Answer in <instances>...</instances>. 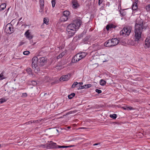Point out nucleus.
<instances>
[{"label":"nucleus","instance_id":"4c0bfd02","mask_svg":"<svg viewBox=\"0 0 150 150\" xmlns=\"http://www.w3.org/2000/svg\"><path fill=\"white\" fill-rule=\"evenodd\" d=\"M30 53L29 51H25L23 52V54L25 55H28Z\"/></svg>","mask_w":150,"mask_h":150},{"label":"nucleus","instance_id":"864d4df0","mask_svg":"<svg viewBox=\"0 0 150 150\" xmlns=\"http://www.w3.org/2000/svg\"><path fill=\"white\" fill-rule=\"evenodd\" d=\"M100 144V143H98L95 144H93V146H96V145H97Z\"/></svg>","mask_w":150,"mask_h":150},{"label":"nucleus","instance_id":"2eb2a0df","mask_svg":"<svg viewBox=\"0 0 150 150\" xmlns=\"http://www.w3.org/2000/svg\"><path fill=\"white\" fill-rule=\"evenodd\" d=\"M104 46L106 47H111L113 46L111 39L107 41L104 43Z\"/></svg>","mask_w":150,"mask_h":150},{"label":"nucleus","instance_id":"69168bd1","mask_svg":"<svg viewBox=\"0 0 150 150\" xmlns=\"http://www.w3.org/2000/svg\"><path fill=\"white\" fill-rule=\"evenodd\" d=\"M1 146V144H0V147Z\"/></svg>","mask_w":150,"mask_h":150},{"label":"nucleus","instance_id":"7ed1b4c3","mask_svg":"<svg viewBox=\"0 0 150 150\" xmlns=\"http://www.w3.org/2000/svg\"><path fill=\"white\" fill-rule=\"evenodd\" d=\"M38 58L36 57H33L32 59V66L34 69L35 72H38L40 70L39 68L38 67Z\"/></svg>","mask_w":150,"mask_h":150},{"label":"nucleus","instance_id":"6e6d98bb","mask_svg":"<svg viewBox=\"0 0 150 150\" xmlns=\"http://www.w3.org/2000/svg\"><path fill=\"white\" fill-rule=\"evenodd\" d=\"M78 84H79V86H80V85H82L83 84V82H79V83H78Z\"/></svg>","mask_w":150,"mask_h":150},{"label":"nucleus","instance_id":"13d9d810","mask_svg":"<svg viewBox=\"0 0 150 150\" xmlns=\"http://www.w3.org/2000/svg\"><path fill=\"white\" fill-rule=\"evenodd\" d=\"M139 0H134V3H136L137 4V3L138 1Z\"/></svg>","mask_w":150,"mask_h":150},{"label":"nucleus","instance_id":"1a4fd4ad","mask_svg":"<svg viewBox=\"0 0 150 150\" xmlns=\"http://www.w3.org/2000/svg\"><path fill=\"white\" fill-rule=\"evenodd\" d=\"M92 48L93 51H96L102 49V47L99 44H96L93 45Z\"/></svg>","mask_w":150,"mask_h":150},{"label":"nucleus","instance_id":"72a5a7b5","mask_svg":"<svg viewBox=\"0 0 150 150\" xmlns=\"http://www.w3.org/2000/svg\"><path fill=\"white\" fill-rule=\"evenodd\" d=\"M145 9L147 11H150V4L146 6Z\"/></svg>","mask_w":150,"mask_h":150},{"label":"nucleus","instance_id":"a18cd8bd","mask_svg":"<svg viewBox=\"0 0 150 150\" xmlns=\"http://www.w3.org/2000/svg\"><path fill=\"white\" fill-rule=\"evenodd\" d=\"M127 108H128V110H134V108L132 107L131 106L130 107H127Z\"/></svg>","mask_w":150,"mask_h":150},{"label":"nucleus","instance_id":"de8ad7c7","mask_svg":"<svg viewBox=\"0 0 150 150\" xmlns=\"http://www.w3.org/2000/svg\"><path fill=\"white\" fill-rule=\"evenodd\" d=\"M33 123V120H30L26 122L25 124H29L30 123L31 124Z\"/></svg>","mask_w":150,"mask_h":150},{"label":"nucleus","instance_id":"49530a36","mask_svg":"<svg viewBox=\"0 0 150 150\" xmlns=\"http://www.w3.org/2000/svg\"><path fill=\"white\" fill-rule=\"evenodd\" d=\"M103 0H98V5L100 6V4L102 3Z\"/></svg>","mask_w":150,"mask_h":150},{"label":"nucleus","instance_id":"8fccbe9b","mask_svg":"<svg viewBox=\"0 0 150 150\" xmlns=\"http://www.w3.org/2000/svg\"><path fill=\"white\" fill-rule=\"evenodd\" d=\"M89 39V38L88 37H86L84 39V41H88Z\"/></svg>","mask_w":150,"mask_h":150},{"label":"nucleus","instance_id":"e2e57ef3","mask_svg":"<svg viewBox=\"0 0 150 150\" xmlns=\"http://www.w3.org/2000/svg\"><path fill=\"white\" fill-rule=\"evenodd\" d=\"M47 94V93H45L44 94V96H45V95H46Z\"/></svg>","mask_w":150,"mask_h":150},{"label":"nucleus","instance_id":"c9c22d12","mask_svg":"<svg viewBox=\"0 0 150 150\" xmlns=\"http://www.w3.org/2000/svg\"><path fill=\"white\" fill-rule=\"evenodd\" d=\"M69 147V146H57V148H67Z\"/></svg>","mask_w":150,"mask_h":150},{"label":"nucleus","instance_id":"dca6fc26","mask_svg":"<svg viewBox=\"0 0 150 150\" xmlns=\"http://www.w3.org/2000/svg\"><path fill=\"white\" fill-rule=\"evenodd\" d=\"M29 30H27L25 32V35L27 38L30 40L33 38V36L30 34V33L29 32Z\"/></svg>","mask_w":150,"mask_h":150},{"label":"nucleus","instance_id":"4be33fe9","mask_svg":"<svg viewBox=\"0 0 150 150\" xmlns=\"http://www.w3.org/2000/svg\"><path fill=\"white\" fill-rule=\"evenodd\" d=\"M70 13L69 11H66L63 12V15L68 18Z\"/></svg>","mask_w":150,"mask_h":150},{"label":"nucleus","instance_id":"9d476101","mask_svg":"<svg viewBox=\"0 0 150 150\" xmlns=\"http://www.w3.org/2000/svg\"><path fill=\"white\" fill-rule=\"evenodd\" d=\"M56 143L52 142L47 145V148L49 149H54L57 148V146Z\"/></svg>","mask_w":150,"mask_h":150},{"label":"nucleus","instance_id":"423d86ee","mask_svg":"<svg viewBox=\"0 0 150 150\" xmlns=\"http://www.w3.org/2000/svg\"><path fill=\"white\" fill-rule=\"evenodd\" d=\"M47 62V60L45 57H42L38 58V64L39 66H44Z\"/></svg>","mask_w":150,"mask_h":150},{"label":"nucleus","instance_id":"7c9ffc66","mask_svg":"<svg viewBox=\"0 0 150 150\" xmlns=\"http://www.w3.org/2000/svg\"><path fill=\"white\" fill-rule=\"evenodd\" d=\"M75 93H72L68 96V98L69 99H71L75 96Z\"/></svg>","mask_w":150,"mask_h":150},{"label":"nucleus","instance_id":"bb28decb","mask_svg":"<svg viewBox=\"0 0 150 150\" xmlns=\"http://www.w3.org/2000/svg\"><path fill=\"white\" fill-rule=\"evenodd\" d=\"M64 55V52H62L57 57V59H59L62 58Z\"/></svg>","mask_w":150,"mask_h":150},{"label":"nucleus","instance_id":"f704fd0d","mask_svg":"<svg viewBox=\"0 0 150 150\" xmlns=\"http://www.w3.org/2000/svg\"><path fill=\"white\" fill-rule=\"evenodd\" d=\"M84 86V88H90L92 85L91 84H87L85 85Z\"/></svg>","mask_w":150,"mask_h":150},{"label":"nucleus","instance_id":"37998d69","mask_svg":"<svg viewBox=\"0 0 150 150\" xmlns=\"http://www.w3.org/2000/svg\"><path fill=\"white\" fill-rule=\"evenodd\" d=\"M52 6L53 7H54L55 6V1H52Z\"/></svg>","mask_w":150,"mask_h":150},{"label":"nucleus","instance_id":"f03ea898","mask_svg":"<svg viewBox=\"0 0 150 150\" xmlns=\"http://www.w3.org/2000/svg\"><path fill=\"white\" fill-rule=\"evenodd\" d=\"M81 24V21L79 19L74 21L72 23L69 24L67 27V29L76 31L79 28Z\"/></svg>","mask_w":150,"mask_h":150},{"label":"nucleus","instance_id":"c756f323","mask_svg":"<svg viewBox=\"0 0 150 150\" xmlns=\"http://www.w3.org/2000/svg\"><path fill=\"white\" fill-rule=\"evenodd\" d=\"M49 20L47 18H44L43 22L44 23L48 25L49 24Z\"/></svg>","mask_w":150,"mask_h":150},{"label":"nucleus","instance_id":"79ce46f5","mask_svg":"<svg viewBox=\"0 0 150 150\" xmlns=\"http://www.w3.org/2000/svg\"><path fill=\"white\" fill-rule=\"evenodd\" d=\"M96 91L99 94L100 93L102 92V91L101 90H99L98 89H96Z\"/></svg>","mask_w":150,"mask_h":150},{"label":"nucleus","instance_id":"cd10ccee","mask_svg":"<svg viewBox=\"0 0 150 150\" xmlns=\"http://www.w3.org/2000/svg\"><path fill=\"white\" fill-rule=\"evenodd\" d=\"M120 13L121 14V15L123 16H125L126 14V12L124 11V10H122L121 11L120 10H119Z\"/></svg>","mask_w":150,"mask_h":150},{"label":"nucleus","instance_id":"3c124183","mask_svg":"<svg viewBox=\"0 0 150 150\" xmlns=\"http://www.w3.org/2000/svg\"><path fill=\"white\" fill-rule=\"evenodd\" d=\"M24 43H25V42H20L19 46H21V45H23V44H24Z\"/></svg>","mask_w":150,"mask_h":150},{"label":"nucleus","instance_id":"338daca9","mask_svg":"<svg viewBox=\"0 0 150 150\" xmlns=\"http://www.w3.org/2000/svg\"><path fill=\"white\" fill-rule=\"evenodd\" d=\"M149 105H150V104H149Z\"/></svg>","mask_w":150,"mask_h":150},{"label":"nucleus","instance_id":"f3484780","mask_svg":"<svg viewBox=\"0 0 150 150\" xmlns=\"http://www.w3.org/2000/svg\"><path fill=\"white\" fill-rule=\"evenodd\" d=\"M116 27V26L114 25L112 23H111L110 24H109L107 25L106 26V29L108 30H109V29H111L112 28H115Z\"/></svg>","mask_w":150,"mask_h":150},{"label":"nucleus","instance_id":"f8f14e48","mask_svg":"<svg viewBox=\"0 0 150 150\" xmlns=\"http://www.w3.org/2000/svg\"><path fill=\"white\" fill-rule=\"evenodd\" d=\"M67 35L69 38L72 37L75 33L76 31L67 29Z\"/></svg>","mask_w":150,"mask_h":150},{"label":"nucleus","instance_id":"9b49d317","mask_svg":"<svg viewBox=\"0 0 150 150\" xmlns=\"http://www.w3.org/2000/svg\"><path fill=\"white\" fill-rule=\"evenodd\" d=\"M72 7L75 9L77 8L80 6L77 0H73L72 1Z\"/></svg>","mask_w":150,"mask_h":150},{"label":"nucleus","instance_id":"052dcab7","mask_svg":"<svg viewBox=\"0 0 150 150\" xmlns=\"http://www.w3.org/2000/svg\"><path fill=\"white\" fill-rule=\"evenodd\" d=\"M22 19V17H21L19 19V21H20Z\"/></svg>","mask_w":150,"mask_h":150},{"label":"nucleus","instance_id":"bf43d9fd","mask_svg":"<svg viewBox=\"0 0 150 150\" xmlns=\"http://www.w3.org/2000/svg\"><path fill=\"white\" fill-rule=\"evenodd\" d=\"M32 1H33L34 2H36L37 1V0H32Z\"/></svg>","mask_w":150,"mask_h":150},{"label":"nucleus","instance_id":"aec40b11","mask_svg":"<svg viewBox=\"0 0 150 150\" xmlns=\"http://www.w3.org/2000/svg\"><path fill=\"white\" fill-rule=\"evenodd\" d=\"M26 71L29 75H33V72L30 68L28 67L25 70Z\"/></svg>","mask_w":150,"mask_h":150},{"label":"nucleus","instance_id":"6e6552de","mask_svg":"<svg viewBox=\"0 0 150 150\" xmlns=\"http://www.w3.org/2000/svg\"><path fill=\"white\" fill-rule=\"evenodd\" d=\"M71 76L70 74L69 73L66 75L62 76L60 79V81H68Z\"/></svg>","mask_w":150,"mask_h":150},{"label":"nucleus","instance_id":"39448f33","mask_svg":"<svg viewBox=\"0 0 150 150\" xmlns=\"http://www.w3.org/2000/svg\"><path fill=\"white\" fill-rule=\"evenodd\" d=\"M4 30L7 33L11 34L14 32L12 24L8 23L5 27Z\"/></svg>","mask_w":150,"mask_h":150},{"label":"nucleus","instance_id":"5fc2aeb1","mask_svg":"<svg viewBox=\"0 0 150 150\" xmlns=\"http://www.w3.org/2000/svg\"><path fill=\"white\" fill-rule=\"evenodd\" d=\"M127 107H126V108H125V107H122V108L125 110H128V108H127Z\"/></svg>","mask_w":150,"mask_h":150},{"label":"nucleus","instance_id":"58836bf2","mask_svg":"<svg viewBox=\"0 0 150 150\" xmlns=\"http://www.w3.org/2000/svg\"><path fill=\"white\" fill-rule=\"evenodd\" d=\"M77 110H73V111H70L68 113V114H71L72 113H76L77 112Z\"/></svg>","mask_w":150,"mask_h":150},{"label":"nucleus","instance_id":"e433bc0d","mask_svg":"<svg viewBox=\"0 0 150 150\" xmlns=\"http://www.w3.org/2000/svg\"><path fill=\"white\" fill-rule=\"evenodd\" d=\"M6 100L4 98H1L0 99V103H2L6 101Z\"/></svg>","mask_w":150,"mask_h":150},{"label":"nucleus","instance_id":"f257e3e1","mask_svg":"<svg viewBox=\"0 0 150 150\" xmlns=\"http://www.w3.org/2000/svg\"><path fill=\"white\" fill-rule=\"evenodd\" d=\"M144 28V27L143 21L135 24L134 29L135 41H137V43L142 40V32Z\"/></svg>","mask_w":150,"mask_h":150},{"label":"nucleus","instance_id":"412c9836","mask_svg":"<svg viewBox=\"0 0 150 150\" xmlns=\"http://www.w3.org/2000/svg\"><path fill=\"white\" fill-rule=\"evenodd\" d=\"M6 6V4L5 3H2L0 6V11L5 9Z\"/></svg>","mask_w":150,"mask_h":150},{"label":"nucleus","instance_id":"5701e85b","mask_svg":"<svg viewBox=\"0 0 150 150\" xmlns=\"http://www.w3.org/2000/svg\"><path fill=\"white\" fill-rule=\"evenodd\" d=\"M132 9L133 10H135L138 8L137 4L136 3H134L132 6Z\"/></svg>","mask_w":150,"mask_h":150},{"label":"nucleus","instance_id":"a211bd4d","mask_svg":"<svg viewBox=\"0 0 150 150\" xmlns=\"http://www.w3.org/2000/svg\"><path fill=\"white\" fill-rule=\"evenodd\" d=\"M68 18L62 15L60 17L59 20L61 22H64L67 21L68 19Z\"/></svg>","mask_w":150,"mask_h":150},{"label":"nucleus","instance_id":"680f3d73","mask_svg":"<svg viewBox=\"0 0 150 150\" xmlns=\"http://www.w3.org/2000/svg\"><path fill=\"white\" fill-rule=\"evenodd\" d=\"M9 8H8V9L7 10V12H8V11L9 10Z\"/></svg>","mask_w":150,"mask_h":150},{"label":"nucleus","instance_id":"c03bdc74","mask_svg":"<svg viewBox=\"0 0 150 150\" xmlns=\"http://www.w3.org/2000/svg\"><path fill=\"white\" fill-rule=\"evenodd\" d=\"M41 120H33V123H39L40 122Z\"/></svg>","mask_w":150,"mask_h":150},{"label":"nucleus","instance_id":"a19ab883","mask_svg":"<svg viewBox=\"0 0 150 150\" xmlns=\"http://www.w3.org/2000/svg\"><path fill=\"white\" fill-rule=\"evenodd\" d=\"M27 94L26 93H23L22 94V97H26L27 96Z\"/></svg>","mask_w":150,"mask_h":150},{"label":"nucleus","instance_id":"ea45409f","mask_svg":"<svg viewBox=\"0 0 150 150\" xmlns=\"http://www.w3.org/2000/svg\"><path fill=\"white\" fill-rule=\"evenodd\" d=\"M119 1V4L118 5V9H119L120 8V10H121V1L120 0V1Z\"/></svg>","mask_w":150,"mask_h":150},{"label":"nucleus","instance_id":"c85d7f7f","mask_svg":"<svg viewBox=\"0 0 150 150\" xmlns=\"http://www.w3.org/2000/svg\"><path fill=\"white\" fill-rule=\"evenodd\" d=\"M106 83V82L103 79L101 80L100 82V85L101 86L105 85V84Z\"/></svg>","mask_w":150,"mask_h":150},{"label":"nucleus","instance_id":"4d7b16f0","mask_svg":"<svg viewBox=\"0 0 150 150\" xmlns=\"http://www.w3.org/2000/svg\"><path fill=\"white\" fill-rule=\"evenodd\" d=\"M20 24H21V25L22 26H23V22L22 21H21L20 22Z\"/></svg>","mask_w":150,"mask_h":150},{"label":"nucleus","instance_id":"a878e982","mask_svg":"<svg viewBox=\"0 0 150 150\" xmlns=\"http://www.w3.org/2000/svg\"><path fill=\"white\" fill-rule=\"evenodd\" d=\"M38 54L39 56H44L45 55V53L44 51L42 50H40L38 52Z\"/></svg>","mask_w":150,"mask_h":150},{"label":"nucleus","instance_id":"473e14b6","mask_svg":"<svg viewBox=\"0 0 150 150\" xmlns=\"http://www.w3.org/2000/svg\"><path fill=\"white\" fill-rule=\"evenodd\" d=\"M78 84V83L77 82H75L73 83L71 86L72 88H74L75 87H76V86Z\"/></svg>","mask_w":150,"mask_h":150},{"label":"nucleus","instance_id":"393cba45","mask_svg":"<svg viewBox=\"0 0 150 150\" xmlns=\"http://www.w3.org/2000/svg\"><path fill=\"white\" fill-rule=\"evenodd\" d=\"M4 72L3 71L0 74V80H2L3 79H6V77L4 76Z\"/></svg>","mask_w":150,"mask_h":150},{"label":"nucleus","instance_id":"0e129e2a","mask_svg":"<svg viewBox=\"0 0 150 150\" xmlns=\"http://www.w3.org/2000/svg\"><path fill=\"white\" fill-rule=\"evenodd\" d=\"M83 127H81L80 128V129H82V128H83Z\"/></svg>","mask_w":150,"mask_h":150},{"label":"nucleus","instance_id":"ddd939ff","mask_svg":"<svg viewBox=\"0 0 150 150\" xmlns=\"http://www.w3.org/2000/svg\"><path fill=\"white\" fill-rule=\"evenodd\" d=\"M150 47V37L147 38L145 41L144 47L146 48Z\"/></svg>","mask_w":150,"mask_h":150},{"label":"nucleus","instance_id":"603ef678","mask_svg":"<svg viewBox=\"0 0 150 150\" xmlns=\"http://www.w3.org/2000/svg\"><path fill=\"white\" fill-rule=\"evenodd\" d=\"M32 83L33 84H34V85H36V84H37L36 82L35 81H32Z\"/></svg>","mask_w":150,"mask_h":150},{"label":"nucleus","instance_id":"20e7f679","mask_svg":"<svg viewBox=\"0 0 150 150\" xmlns=\"http://www.w3.org/2000/svg\"><path fill=\"white\" fill-rule=\"evenodd\" d=\"M132 27L130 26H127L123 28V29L120 32V35L124 36H128L130 34Z\"/></svg>","mask_w":150,"mask_h":150},{"label":"nucleus","instance_id":"2f4dec72","mask_svg":"<svg viewBox=\"0 0 150 150\" xmlns=\"http://www.w3.org/2000/svg\"><path fill=\"white\" fill-rule=\"evenodd\" d=\"M117 117V115L115 114H113L110 115V117L113 119H116Z\"/></svg>","mask_w":150,"mask_h":150},{"label":"nucleus","instance_id":"09e8293b","mask_svg":"<svg viewBox=\"0 0 150 150\" xmlns=\"http://www.w3.org/2000/svg\"><path fill=\"white\" fill-rule=\"evenodd\" d=\"M83 88H85L84 86H79V87L78 88V90L81 89H83Z\"/></svg>","mask_w":150,"mask_h":150},{"label":"nucleus","instance_id":"6ab92c4d","mask_svg":"<svg viewBox=\"0 0 150 150\" xmlns=\"http://www.w3.org/2000/svg\"><path fill=\"white\" fill-rule=\"evenodd\" d=\"M40 4L41 9L43 10L44 8V0H40Z\"/></svg>","mask_w":150,"mask_h":150},{"label":"nucleus","instance_id":"0eeeda50","mask_svg":"<svg viewBox=\"0 0 150 150\" xmlns=\"http://www.w3.org/2000/svg\"><path fill=\"white\" fill-rule=\"evenodd\" d=\"M80 56L79 53H78L76 54L72 59L71 62L73 63H75L80 60L81 59V58Z\"/></svg>","mask_w":150,"mask_h":150},{"label":"nucleus","instance_id":"b1692460","mask_svg":"<svg viewBox=\"0 0 150 150\" xmlns=\"http://www.w3.org/2000/svg\"><path fill=\"white\" fill-rule=\"evenodd\" d=\"M79 53L80 54V57L81 59L85 57L87 55V53L85 52H82Z\"/></svg>","mask_w":150,"mask_h":150},{"label":"nucleus","instance_id":"4468645a","mask_svg":"<svg viewBox=\"0 0 150 150\" xmlns=\"http://www.w3.org/2000/svg\"><path fill=\"white\" fill-rule=\"evenodd\" d=\"M111 40L113 46H115L118 44L119 41L118 39L117 38H112L111 39Z\"/></svg>","mask_w":150,"mask_h":150}]
</instances>
